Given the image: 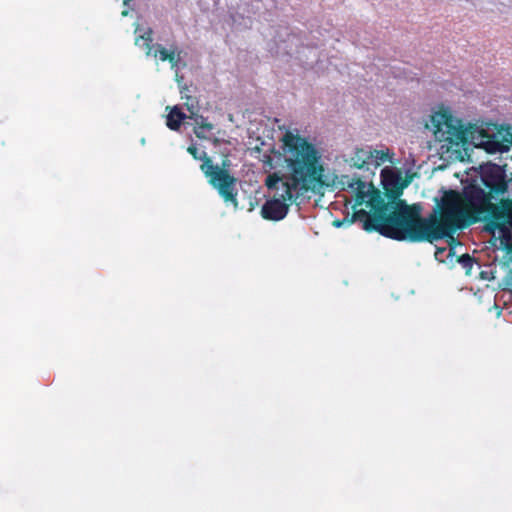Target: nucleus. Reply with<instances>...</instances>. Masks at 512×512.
<instances>
[{"label":"nucleus","mask_w":512,"mask_h":512,"mask_svg":"<svg viewBox=\"0 0 512 512\" xmlns=\"http://www.w3.org/2000/svg\"><path fill=\"white\" fill-rule=\"evenodd\" d=\"M481 181L488 192L476 184L465 186L462 192L450 190L428 217L420 215L422 242L433 243L458 229L487 221L494 205L491 199L504 195L508 185L504 170L496 164L483 169Z\"/></svg>","instance_id":"f257e3e1"},{"label":"nucleus","mask_w":512,"mask_h":512,"mask_svg":"<svg viewBox=\"0 0 512 512\" xmlns=\"http://www.w3.org/2000/svg\"><path fill=\"white\" fill-rule=\"evenodd\" d=\"M341 183L354 194V209L364 203L370 208L371 214L364 209L354 210L353 213L354 220L363 222L365 231H376L397 241L422 242L420 207L408 205L399 199L403 186L398 185V179L392 188L388 187L387 182L384 183L387 201L379 189L358 176L343 175Z\"/></svg>","instance_id":"f03ea898"},{"label":"nucleus","mask_w":512,"mask_h":512,"mask_svg":"<svg viewBox=\"0 0 512 512\" xmlns=\"http://www.w3.org/2000/svg\"><path fill=\"white\" fill-rule=\"evenodd\" d=\"M281 141L286 173L269 174L265 180L267 188H282L281 197L284 200H293L322 187L325 184V169L322 153L316 145L291 131H287Z\"/></svg>","instance_id":"7ed1b4c3"},{"label":"nucleus","mask_w":512,"mask_h":512,"mask_svg":"<svg viewBox=\"0 0 512 512\" xmlns=\"http://www.w3.org/2000/svg\"><path fill=\"white\" fill-rule=\"evenodd\" d=\"M187 152L195 159L201 160L200 169L208 178L209 184L215 188L225 202H231L238 205L236 178L232 176L225 168L214 165L211 158L204 150H200L195 145H190Z\"/></svg>","instance_id":"20e7f679"},{"label":"nucleus","mask_w":512,"mask_h":512,"mask_svg":"<svg viewBox=\"0 0 512 512\" xmlns=\"http://www.w3.org/2000/svg\"><path fill=\"white\" fill-rule=\"evenodd\" d=\"M433 133L439 142L450 147L463 146L468 141V131L448 112H437L431 116Z\"/></svg>","instance_id":"39448f33"},{"label":"nucleus","mask_w":512,"mask_h":512,"mask_svg":"<svg viewBox=\"0 0 512 512\" xmlns=\"http://www.w3.org/2000/svg\"><path fill=\"white\" fill-rule=\"evenodd\" d=\"M485 229L491 233L499 231L500 237L509 239L512 231V200L501 199L488 214Z\"/></svg>","instance_id":"423d86ee"},{"label":"nucleus","mask_w":512,"mask_h":512,"mask_svg":"<svg viewBox=\"0 0 512 512\" xmlns=\"http://www.w3.org/2000/svg\"><path fill=\"white\" fill-rule=\"evenodd\" d=\"M135 45L141 48L146 56L157 57V55H159L160 60L163 62L168 61L172 68L178 66L181 58V51L177 48H171L170 50H167L160 44H154L151 34H140L135 39Z\"/></svg>","instance_id":"0eeeda50"},{"label":"nucleus","mask_w":512,"mask_h":512,"mask_svg":"<svg viewBox=\"0 0 512 512\" xmlns=\"http://www.w3.org/2000/svg\"><path fill=\"white\" fill-rule=\"evenodd\" d=\"M296 199L289 200L290 202ZM281 196L279 198L268 199L261 208V215L266 220L280 221L284 219L289 211V204Z\"/></svg>","instance_id":"6e6552de"},{"label":"nucleus","mask_w":512,"mask_h":512,"mask_svg":"<svg viewBox=\"0 0 512 512\" xmlns=\"http://www.w3.org/2000/svg\"><path fill=\"white\" fill-rule=\"evenodd\" d=\"M187 108L191 112L189 118L194 121L193 132L196 135V137L199 139L210 140L213 142L214 145H218L219 140L218 138L214 137L213 133V130L215 128L214 125L211 122H209L207 117L195 113L192 107H190L188 104Z\"/></svg>","instance_id":"1a4fd4ad"},{"label":"nucleus","mask_w":512,"mask_h":512,"mask_svg":"<svg viewBox=\"0 0 512 512\" xmlns=\"http://www.w3.org/2000/svg\"><path fill=\"white\" fill-rule=\"evenodd\" d=\"M483 138L486 139L482 142V145L488 153H503L509 150L506 136L499 139L496 135H483Z\"/></svg>","instance_id":"9d476101"},{"label":"nucleus","mask_w":512,"mask_h":512,"mask_svg":"<svg viewBox=\"0 0 512 512\" xmlns=\"http://www.w3.org/2000/svg\"><path fill=\"white\" fill-rule=\"evenodd\" d=\"M186 115L177 107H173L167 115L166 125L173 131L179 130Z\"/></svg>","instance_id":"9b49d317"},{"label":"nucleus","mask_w":512,"mask_h":512,"mask_svg":"<svg viewBox=\"0 0 512 512\" xmlns=\"http://www.w3.org/2000/svg\"><path fill=\"white\" fill-rule=\"evenodd\" d=\"M371 156H373L371 150L357 149L351 160L355 167L361 169L371 164Z\"/></svg>","instance_id":"f8f14e48"},{"label":"nucleus","mask_w":512,"mask_h":512,"mask_svg":"<svg viewBox=\"0 0 512 512\" xmlns=\"http://www.w3.org/2000/svg\"><path fill=\"white\" fill-rule=\"evenodd\" d=\"M373 152V156H371V163L375 166H379L381 163H384L388 159V153L382 150H371Z\"/></svg>","instance_id":"ddd939ff"},{"label":"nucleus","mask_w":512,"mask_h":512,"mask_svg":"<svg viewBox=\"0 0 512 512\" xmlns=\"http://www.w3.org/2000/svg\"><path fill=\"white\" fill-rule=\"evenodd\" d=\"M458 262L469 272L474 264V259L469 254H463L458 258Z\"/></svg>","instance_id":"4468645a"},{"label":"nucleus","mask_w":512,"mask_h":512,"mask_svg":"<svg viewBox=\"0 0 512 512\" xmlns=\"http://www.w3.org/2000/svg\"><path fill=\"white\" fill-rule=\"evenodd\" d=\"M507 137V144L509 145V147L512 145V129L511 128H508L506 130V135Z\"/></svg>","instance_id":"2eb2a0df"},{"label":"nucleus","mask_w":512,"mask_h":512,"mask_svg":"<svg viewBox=\"0 0 512 512\" xmlns=\"http://www.w3.org/2000/svg\"><path fill=\"white\" fill-rule=\"evenodd\" d=\"M132 0H123L124 5H128Z\"/></svg>","instance_id":"dca6fc26"},{"label":"nucleus","mask_w":512,"mask_h":512,"mask_svg":"<svg viewBox=\"0 0 512 512\" xmlns=\"http://www.w3.org/2000/svg\"><path fill=\"white\" fill-rule=\"evenodd\" d=\"M127 14H128V12H127V11H123V12H122V15H123V16H126Z\"/></svg>","instance_id":"f3484780"},{"label":"nucleus","mask_w":512,"mask_h":512,"mask_svg":"<svg viewBox=\"0 0 512 512\" xmlns=\"http://www.w3.org/2000/svg\"><path fill=\"white\" fill-rule=\"evenodd\" d=\"M269 165H270V168H273V165L271 164V159H269Z\"/></svg>","instance_id":"a211bd4d"}]
</instances>
